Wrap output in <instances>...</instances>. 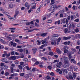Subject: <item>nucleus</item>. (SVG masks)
<instances>
[{
  "label": "nucleus",
  "mask_w": 80,
  "mask_h": 80,
  "mask_svg": "<svg viewBox=\"0 0 80 80\" xmlns=\"http://www.w3.org/2000/svg\"><path fill=\"white\" fill-rule=\"evenodd\" d=\"M7 16L11 20H15V19H16V18H14V17H10V16L9 15H8Z\"/></svg>",
  "instance_id": "obj_1"
},
{
  "label": "nucleus",
  "mask_w": 80,
  "mask_h": 80,
  "mask_svg": "<svg viewBox=\"0 0 80 80\" xmlns=\"http://www.w3.org/2000/svg\"><path fill=\"white\" fill-rule=\"evenodd\" d=\"M16 58L15 56H12L8 58V59L9 60H16Z\"/></svg>",
  "instance_id": "obj_2"
},
{
  "label": "nucleus",
  "mask_w": 80,
  "mask_h": 80,
  "mask_svg": "<svg viewBox=\"0 0 80 80\" xmlns=\"http://www.w3.org/2000/svg\"><path fill=\"white\" fill-rule=\"evenodd\" d=\"M48 35V33L47 32L41 33L40 34L41 36L42 37H45V36H47Z\"/></svg>",
  "instance_id": "obj_3"
},
{
  "label": "nucleus",
  "mask_w": 80,
  "mask_h": 80,
  "mask_svg": "<svg viewBox=\"0 0 80 80\" xmlns=\"http://www.w3.org/2000/svg\"><path fill=\"white\" fill-rule=\"evenodd\" d=\"M70 64L69 63L64 64L63 65V67L64 68H66L67 67H68L70 66Z\"/></svg>",
  "instance_id": "obj_4"
},
{
  "label": "nucleus",
  "mask_w": 80,
  "mask_h": 80,
  "mask_svg": "<svg viewBox=\"0 0 80 80\" xmlns=\"http://www.w3.org/2000/svg\"><path fill=\"white\" fill-rule=\"evenodd\" d=\"M19 13V11H18L16 10L15 11V14L14 16V18H16V17L18 15V14Z\"/></svg>",
  "instance_id": "obj_5"
},
{
  "label": "nucleus",
  "mask_w": 80,
  "mask_h": 80,
  "mask_svg": "<svg viewBox=\"0 0 80 80\" xmlns=\"http://www.w3.org/2000/svg\"><path fill=\"white\" fill-rule=\"evenodd\" d=\"M68 74L69 76V78L70 79H71V80H73V77H72V73H71L70 72H69Z\"/></svg>",
  "instance_id": "obj_6"
},
{
  "label": "nucleus",
  "mask_w": 80,
  "mask_h": 80,
  "mask_svg": "<svg viewBox=\"0 0 80 80\" xmlns=\"http://www.w3.org/2000/svg\"><path fill=\"white\" fill-rule=\"evenodd\" d=\"M62 40V38H59L57 39V45H58L59 44V42H60V41Z\"/></svg>",
  "instance_id": "obj_7"
},
{
  "label": "nucleus",
  "mask_w": 80,
  "mask_h": 80,
  "mask_svg": "<svg viewBox=\"0 0 80 80\" xmlns=\"http://www.w3.org/2000/svg\"><path fill=\"white\" fill-rule=\"evenodd\" d=\"M32 50L33 52V53L35 55V53L37 52V48H33L32 49Z\"/></svg>",
  "instance_id": "obj_8"
},
{
  "label": "nucleus",
  "mask_w": 80,
  "mask_h": 80,
  "mask_svg": "<svg viewBox=\"0 0 80 80\" xmlns=\"http://www.w3.org/2000/svg\"><path fill=\"white\" fill-rule=\"evenodd\" d=\"M14 7V5L13 4L11 3L9 5V8H13Z\"/></svg>",
  "instance_id": "obj_9"
},
{
  "label": "nucleus",
  "mask_w": 80,
  "mask_h": 80,
  "mask_svg": "<svg viewBox=\"0 0 80 80\" xmlns=\"http://www.w3.org/2000/svg\"><path fill=\"white\" fill-rule=\"evenodd\" d=\"M0 41L4 44H7V42H5L2 39V38H0Z\"/></svg>",
  "instance_id": "obj_10"
},
{
  "label": "nucleus",
  "mask_w": 80,
  "mask_h": 80,
  "mask_svg": "<svg viewBox=\"0 0 80 80\" xmlns=\"http://www.w3.org/2000/svg\"><path fill=\"white\" fill-rule=\"evenodd\" d=\"M57 52L58 53V54H61V51H60V50H59V49H58V48H57Z\"/></svg>",
  "instance_id": "obj_11"
},
{
  "label": "nucleus",
  "mask_w": 80,
  "mask_h": 80,
  "mask_svg": "<svg viewBox=\"0 0 80 80\" xmlns=\"http://www.w3.org/2000/svg\"><path fill=\"white\" fill-rule=\"evenodd\" d=\"M59 36H60V35L57 34H53L52 35V36L53 37H59Z\"/></svg>",
  "instance_id": "obj_12"
},
{
  "label": "nucleus",
  "mask_w": 80,
  "mask_h": 80,
  "mask_svg": "<svg viewBox=\"0 0 80 80\" xmlns=\"http://www.w3.org/2000/svg\"><path fill=\"white\" fill-rule=\"evenodd\" d=\"M54 9H55L54 6H52L50 8V10L52 11V10H54Z\"/></svg>",
  "instance_id": "obj_13"
},
{
  "label": "nucleus",
  "mask_w": 80,
  "mask_h": 80,
  "mask_svg": "<svg viewBox=\"0 0 80 80\" xmlns=\"http://www.w3.org/2000/svg\"><path fill=\"white\" fill-rule=\"evenodd\" d=\"M68 56L70 58H72V56L71 53H68Z\"/></svg>",
  "instance_id": "obj_14"
},
{
  "label": "nucleus",
  "mask_w": 80,
  "mask_h": 80,
  "mask_svg": "<svg viewBox=\"0 0 80 80\" xmlns=\"http://www.w3.org/2000/svg\"><path fill=\"white\" fill-rule=\"evenodd\" d=\"M77 73H73V78H76V77H77Z\"/></svg>",
  "instance_id": "obj_15"
},
{
  "label": "nucleus",
  "mask_w": 80,
  "mask_h": 80,
  "mask_svg": "<svg viewBox=\"0 0 80 80\" xmlns=\"http://www.w3.org/2000/svg\"><path fill=\"white\" fill-rule=\"evenodd\" d=\"M64 43V45H70V42L68 41V42H65Z\"/></svg>",
  "instance_id": "obj_16"
},
{
  "label": "nucleus",
  "mask_w": 80,
  "mask_h": 80,
  "mask_svg": "<svg viewBox=\"0 0 80 80\" xmlns=\"http://www.w3.org/2000/svg\"><path fill=\"white\" fill-rule=\"evenodd\" d=\"M64 33H68V29L67 28H65L64 31Z\"/></svg>",
  "instance_id": "obj_17"
},
{
  "label": "nucleus",
  "mask_w": 80,
  "mask_h": 80,
  "mask_svg": "<svg viewBox=\"0 0 80 80\" xmlns=\"http://www.w3.org/2000/svg\"><path fill=\"white\" fill-rule=\"evenodd\" d=\"M6 38H7L8 39V40H9L10 41V40H12V38H11L9 36L6 37Z\"/></svg>",
  "instance_id": "obj_18"
},
{
  "label": "nucleus",
  "mask_w": 80,
  "mask_h": 80,
  "mask_svg": "<svg viewBox=\"0 0 80 80\" xmlns=\"http://www.w3.org/2000/svg\"><path fill=\"white\" fill-rule=\"evenodd\" d=\"M65 23L68 26V25H69V24H68V19H66V20Z\"/></svg>",
  "instance_id": "obj_19"
},
{
  "label": "nucleus",
  "mask_w": 80,
  "mask_h": 80,
  "mask_svg": "<svg viewBox=\"0 0 80 80\" xmlns=\"http://www.w3.org/2000/svg\"><path fill=\"white\" fill-rule=\"evenodd\" d=\"M41 59H42V60H44L45 61H47L48 59L47 58H45L44 57H42L41 58Z\"/></svg>",
  "instance_id": "obj_20"
},
{
  "label": "nucleus",
  "mask_w": 80,
  "mask_h": 80,
  "mask_svg": "<svg viewBox=\"0 0 80 80\" xmlns=\"http://www.w3.org/2000/svg\"><path fill=\"white\" fill-rule=\"evenodd\" d=\"M4 54H3L2 56V57H5V56H6V55H7V52L4 51Z\"/></svg>",
  "instance_id": "obj_21"
},
{
  "label": "nucleus",
  "mask_w": 80,
  "mask_h": 80,
  "mask_svg": "<svg viewBox=\"0 0 80 80\" xmlns=\"http://www.w3.org/2000/svg\"><path fill=\"white\" fill-rule=\"evenodd\" d=\"M20 55L21 57H20V58H24V55H23V53H21L20 54Z\"/></svg>",
  "instance_id": "obj_22"
},
{
  "label": "nucleus",
  "mask_w": 80,
  "mask_h": 80,
  "mask_svg": "<svg viewBox=\"0 0 80 80\" xmlns=\"http://www.w3.org/2000/svg\"><path fill=\"white\" fill-rule=\"evenodd\" d=\"M18 75V74L17 73H14L13 74L11 75V77H13V76H17Z\"/></svg>",
  "instance_id": "obj_23"
},
{
  "label": "nucleus",
  "mask_w": 80,
  "mask_h": 80,
  "mask_svg": "<svg viewBox=\"0 0 80 80\" xmlns=\"http://www.w3.org/2000/svg\"><path fill=\"white\" fill-rule=\"evenodd\" d=\"M63 39H64V40H68V39H69L70 38V37H64L63 38Z\"/></svg>",
  "instance_id": "obj_24"
},
{
  "label": "nucleus",
  "mask_w": 80,
  "mask_h": 80,
  "mask_svg": "<svg viewBox=\"0 0 80 80\" xmlns=\"http://www.w3.org/2000/svg\"><path fill=\"white\" fill-rule=\"evenodd\" d=\"M18 67L19 68L20 70H21L22 71V66L20 65H18Z\"/></svg>",
  "instance_id": "obj_25"
},
{
  "label": "nucleus",
  "mask_w": 80,
  "mask_h": 80,
  "mask_svg": "<svg viewBox=\"0 0 80 80\" xmlns=\"http://www.w3.org/2000/svg\"><path fill=\"white\" fill-rule=\"evenodd\" d=\"M31 7L36 6V4L35 3H34V2L32 3L31 4Z\"/></svg>",
  "instance_id": "obj_26"
},
{
  "label": "nucleus",
  "mask_w": 80,
  "mask_h": 80,
  "mask_svg": "<svg viewBox=\"0 0 80 80\" xmlns=\"http://www.w3.org/2000/svg\"><path fill=\"white\" fill-rule=\"evenodd\" d=\"M74 31H75V32L76 33H78V32H79V30H78V29L77 28L75 29H74Z\"/></svg>",
  "instance_id": "obj_27"
},
{
  "label": "nucleus",
  "mask_w": 80,
  "mask_h": 80,
  "mask_svg": "<svg viewBox=\"0 0 80 80\" xmlns=\"http://www.w3.org/2000/svg\"><path fill=\"white\" fill-rule=\"evenodd\" d=\"M51 5H53L54 3H55V0H51Z\"/></svg>",
  "instance_id": "obj_28"
},
{
  "label": "nucleus",
  "mask_w": 80,
  "mask_h": 80,
  "mask_svg": "<svg viewBox=\"0 0 80 80\" xmlns=\"http://www.w3.org/2000/svg\"><path fill=\"white\" fill-rule=\"evenodd\" d=\"M17 51L20 52H23V49L22 48L19 49L17 50Z\"/></svg>",
  "instance_id": "obj_29"
},
{
  "label": "nucleus",
  "mask_w": 80,
  "mask_h": 80,
  "mask_svg": "<svg viewBox=\"0 0 80 80\" xmlns=\"http://www.w3.org/2000/svg\"><path fill=\"white\" fill-rule=\"evenodd\" d=\"M71 50L72 52H77V51L75 49L72 48Z\"/></svg>",
  "instance_id": "obj_30"
},
{
  "label": "nucleus",
  "mask_w": 80,
  "mask_h": 80,
  "mask_svg": "<svg viewBox=\"0 0 80 80\" xmlns=\"http://www.w3.org/2000/svg\"><path fill=\"white\" fill-rule=\"evenodd\" d=\"M25 68H27L28 70H31V68H29L28 66H26Z\"/></svg>",
  "instance_id": "obj_31"
},
{
  "label": "nucleus",
  "mask_w": 80,
  "mask_h": 80,
  "mask_svg": "<svg viewBox=\"0 0 80 80\" xmlns=\"http://www.w3.org/2000/svg\"><path fill=\"white\" fill-rule=\"evenodd\" d=\"M76 37L77 38H80V34H76Z\"/></svg>",
  "instance_id": "obj_32"
},
{
  "label": "nucleus",
  "mask_w": 80,
  "mask_h": 80,
  "mask_svg": "<svg viewBox=\"0 0 80 80\" xmlns=\"http://www.w3.org/2000/svg\"><path fill=\"white\" fill-rule=\"evenodd\" d=\"M35 25L36 27H39V25H38L37 22L35 23Z\"/></svg>",
  "instance_id": "obj_33"
},
{
  "label": "nucleus",
  "mask_w": 80,
  "mask_h": 80,
  "mask_svg": "<svg viewBox=\"0 0 80 80\" xmlns=\"http://www.w3.org/2000/svg\"><path fill=\"white\" fill-rule=\"evenodd\" d=\"M13 42H12V41H11L10 42V43H9V46H10V44L11 45H13Z\"/></svg>",
  "instance_id": "obj_34"
},
{
  "label": "nucleus",
  "mask_w": 80,
  "mask_h": 80,
  "mask_svg": "<svg viewBox=\"0 0 80 80\" xmlns=\"http://www.w3.org/2000/svg\"><path fill=\"white\" fill-rule=\"evenodd\" d=\"M11 73H13V68L12 67L11 68Z\"/></svg>",
  "instance_id": "obj_35"
},
{
  "label": "nucleus",
  "mask_w": 80,
  "mask_h": 80,
  "mask_svg": "<svg viewBox=\"0 0 80 80\" xmlns=\"http://www.w3.org/2000/svg\"><path fill=\"white\" fill-rule=\"evenodd\" d=\"M77 69H78V68L77 67H74V71H77Z\"/></svg>",
  "instance_id": "obj_36"
},
{
  "label": "nucleus",
  "mask_w": 80,
  "mask_h": 80,
  "mask_svg": "<svg viewBox=\"0 0 80 80\" xmlns=\"http://www.w3.org/2000/svg\"><path fill=\"white\" fill-rule=\"evenodd\" d=\"M37 42H38L37 45H40V44H41V43H40V41L38 40Z\"/></svg>",
  "instance_id": "obj_37"
},
{
  "label": "nucleus",
  "mask_w": 80,
  "mask_h": 80,
  "mask_svg": "<svg viewBox=\"0 0 80 80\" xmlns=\"http://www.w3.org/2000/svg\"><path fill=\"white\" fill-rule=\"evenodd\" d=\"M40 8H39L37 10V13H39L40 12Z\"/></svg>",
  "instance_id": "obj_38"
},
{
  "label": "nucleus",
  "mask_w": 80,
  "mask_h": 80,
  "mask_svg": "<svg viewBox=\"0 0 80 80\" xmlns=\"http://www.w3.org/2000/svg\"><path fill=\"white\" fill-rule=\"evenodd\" d=\"M48 68L50 70H52V66H49L48 67Z\"/></svg>",
  "instance_id": "obj_39"
},
{
  "label": "nucleus",
  "mask_w": 80,
  "mask_h": 80,
  "mask_svg": "<svg viewBox=\"0 0 80 80\" xmlns=\"http://www.w3.org/2000/svg\"><path fill=\"white\" fill-rule=\"evenodd\" d=\"M64 72H65L66 73H68V71H67V69H65L63 70Z\"/></svg>",
  "instance_id": "obj_40"
},
{
  "label": "nucleus",
  "mask_w": 80,
  "mask_h": 80,
  "mask_svg": "<svg viewBox=\"0 0 80 80\" xmlns=\"http://www.w3.org/2000/svg\"><path fill=\"white\" fill-rule=\"evenodd\" d=\"M62 21V23H61V24H62V23H65V20H61Z\"/></svg>",
  "instance_id": "obj_41"
},
{
  "label": "nucleus",
  "mask_w": 80,
  "mask_h": 80,
  "mask_svg": "<svg viewBox=\"0 0 80 80\" xmlns=\"http://www.w3.org/2000/svg\"><path fill=\"white\" fill-rule=\"evenodd\" d=\"M52 20H49L47 21V22L50 23H52Z\"/></svg>",
  "instance_id": "obj_42"
},
{
  "label": "nucleus",
  "mask_w": 80,
  "mask_h": 80,
  "mask_svg": "<svg viewBox=\"0 0 80 80\" xmlns=\"http://www.w3.org/2000/svg\"><path fill=\"white\" fill-rule=\"evenodd\" d=\"M6 57H9V56H10V54L8 53L7 54V53L6 52Z\"/></svg>",
  "instance_id": "obj_43"
},
{
  "label": "nucleus",
  "mask_w": 80,
  "mask_h": 80,
  "mask_svg": "<svg viewBox=\"0 0 80 80\" xmlns=\"http://www.w3.org/2000/svg\"><path fill=\"white\" fill-rule=\"evenodd\" d=\"M64 53H66L68 52V50H67L66 49H65L64 51Z\"/></svg>",
  "instance_id": "obj_44"
},
{
  "label": "nucleus",
  "mask_w": 80,
  "mask_h": 80,
  "mask_svg": "<svg viewBox=\"0 0 80 80\" xmlns=\"http://www.w3.org/2000/svg\"><path fill=\"white\" fill-rule=\"evenodd\" d=\"M74 67L73 66H70V69H73L74 68Z\"/></svg>",
  "instance_id": "obj_45"
},
{
  "label": "nucleus",
  "mask_w": 80,
  "mask_h": 80,
  "mask_svg": "<svg viewBox=\"0 0 80 80\" xmlns=\"http://www.w3.org/2000/svg\"><path fill=\"white\" fill-rule=\"evenodd\" d=\"M14 70L15 71V72H20L19 70L18 69H14Z\"/></svg>",
  "instance_id": "obj_46"
},
{
  "label": "nucleus",
  "mask_w": 80,
  "mask_h": 80,
  "mask_svg": "<svg viewBox=\"0 0 80 80\" xmlns=\"http://www.w3.org/2000/svg\"><path fill=\"white\" fill-rule=\"evenodd\" d=\"M70 18H71L70 16H69L67 18V19L68 20H70Z\"/></svg>",
  "instance_id": "obj_47"
},
{
  "label": "nucleus",
  "mask_w": 80,
  "mask_h": 80,
  "mask_svg": "<svg viewBox=\"0 0 80 80\" xmlns=\"http://www.w3.org/2000/svg\"><path fill=\"white\" fill-rule=\"evenodd\" d=\"M62 7V5H58L57 6L55 7L56 8H59V7Z\"/></svg>",
  "instance_id": "obj_48"
},
{
  "label": "nucleus",
  "mask_w": 80,
  "mask_h": 80,
  "mask_svg": "<svg viewBox=\"0 0 80 80\" xmlns=\"http://www.w3.org/2000/svg\"><path fill=\"white\" fill-rule=\"evenodd\" d=\"M20 76H21V77H22L24 75V73H21L20 74Z\"/></svg>",
  "instance_id": "obj_49"
},
{
  "label": "nucleus",
  "mask_w": 80,
  "mask_h": 80,
  "mask_svg": "<svg viewBox=\"0 0 80 80\" xmlns=\"http://www.w3.org/2000/svg\"><path fill=\"white\" fill-rule=\"evenodd\" d=\"M14 41H15L16 42H20V40L18 39H15Z\"/></svg>",
  "instance_id": "obj_50"
},
{
  "label": "nucleus",
  "mask_w": 80,
  "mask_h": 80,
  "mask_svg": "<svg viewBox=\"0 0 80 80\" xmlns=\"http://www.w3.org/2000/svg\"><path fill=\"white\" fill-rule=\"evenodd\" d=\"M3 13L5 14V15H8V13L6 12H3Z\"/></svg>",
  "instance_id": "obj_51"
},
{
  "label": "nucleus",
  "mask_w": 80,
  "mask_h": 80,
  "mask_svg": "<svg viewBox=\"0 0 80 80\" xmlns=\"http://www.w3.org/2000/svg\"><path fill=\"white\" fill-rule=\"evenodd\" d=\"M32 60L33 62H36V61H37V59H36L35 58H32Z\"/></svg>",
  "instance_id": "obj_52"
},
{
  "label": "nucleus",
  "mask_w": 80,
  "mask_h": 80,
  "mask_svg": "<svg viewBox=\"0 0 80 80\" xmlns=\"http://www.w3.org/2000/svg\"><path fill=\"white\" fill-rule=\"evenodd\" d=\"M79 21V19H76V20H74V22H78Z\"/></svg>",
  "instance_id": "obj_53"
},
{
  "label": "nucleus",
  "mask_w": 80,
  "mask_h": 80,
  "mask_svg": "<svg viewBox=\"0 0 80 80\" xmlns=\"http://www.w3.org/2000/svg\"><path fill=\"white\" fill-rule=\"evenodd\" d=\"M49 55H53V52H49Z\"/></svg>",
  "instance_id": "obj_54"
},
{
  "label": "nucleus",
  "mask_w": 80,
  "mask_h": 80,
  "mask_svg": "<svg viewBox=\"0 0 80 80\" xmlns=\"http://www.w3.org/2000/svg\"><path fill=\"white\" fill-rule=\"evenodd\" d=\"M23 60L24 62H27V61H28V59L26 58L23 59Z\"/></svg>",
  "instance_id": "obj_55"
},
{
  "label": "nucleus",
  "mask_w": 80,
  "mask_h": 80,
  "mask_svg": "<svg viewBox=\"0 0 80 80\" xmlns=\"http://www.w3.org/2000/svg\"><path fill=\"white\" fill-rule=\"evenodd\" d=\"M11 54L12 55H14V54H15V52H14V51L12 52H11Z\"/></svg>",
  "instance_id": "obj_56"
},
{
  "label": "nucleus",
  "mask_w": 80,
  "mask_h": 80,
  "mask_svg": "<svg viewBox=\"0 0 80 80\" xmlns=\"http://www.w3.org/2000/svg\"><path fill=\"white\" fill-rule=\"evenodd\" d=\"M4 68L5 69H7V68H8V67L7 66L5 65L4 66Z\"/></svg>",
  "instance_id": "obj_57"
},
{
  "label": "nucleus",
  "mask_w": 80,
  "mask_h": 80,
  "mask_svg": "<svg viewBox=\"0 0 80 80\" xmlns=\"http://www.w3.org/2000/svg\"><path fill=\"white\" fill-rule=\"evenodd\" d=\"M25 7H27L28 6V4L27 2H26L25 3Z\"/></svg>",
  "instance_id": "obj_58"
},
{
  "label": "nucleus",
  "mask_w": 80,
  "mask_h": 80,
  "mask_svg": "<svg viewBox=\"0 0 80 80\" xmlns=\"http://www.w3.org/2000/svg\"><path fill=\"white\" fill-rule=\"evenodd\" d=\"M10 30H16V28H9Z\"/></svg>",
  "instance_id": "obj_59"
},
{
  "label": "nucleus",
  "mask_w": 80,
  "mask_h": 80,
  "mask_svg": "<svg viewBox=\"0 0 80 80\" xmlns=\"http://www.w3.org/2000/svg\"><path fill=\"white\" fill-rule=\"evenodd\" d=\"M13 47H16V46H17V43H14L13 45Z\"/></svg>",
  "instance_id": "obj_60"
},
{
  "label": "nucleus",
  "mask_w": 80,
  "mask_h": 80,
  "mask_svg": "<svg viewBox=\"0 0 80 80\" xmlns=\"http://www.w3.org/2000/svg\"><path fill=\"white\" fill-rule=\"evenodd\" d=\"M0 10L2 11V12H3L4 11V10H3L2 8H0Z\"/></svg>",
  "instance_id": "obj_61"
},
{
  "label": "nucleus",
  "mask_w": 80,
  "mask_h": 80,
  "mask_svg": "<svg viewBox=\"0 0 80 80\" xmlns=\"http://www.w3.org/2000/svg\"><path fill=\"white\" fill-rule=\"evenodd\" d=\"M60 17L62 18L63 17V14L61 13V14H60Z\"/></svg>",
  "instance_id": "obj_62"
},
{
  "label": "nucleus",
  "mask_w": 80,
  "mask_h": 80,
  "mask_svg": "<svg viewBox=\"0 0 80 80\" xmlns=\"http://www.w3.org/2000/svg\"><path fill=\"white\" fill-rule=\"evenodd\" d=\"M73 19V16H71V20H72Z\"/></svg>",
  "instance_id": "obj_63"
},
{
  "label": "nucleus",
  "mask_w": 80,
  "mask_h": 80,
  "mask_svg": "<svg viewBox=\"0 0 80 80\" xmlns=\"http://www.w3.org/2000/svg\"><path fill=\"white\" fill-rule=\"evenodd\" d=\"M77 80H80V77H78L76 79Z\"/></svg>",
  "instance_id": "obj_64"
}]
</instances>
